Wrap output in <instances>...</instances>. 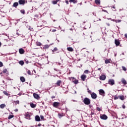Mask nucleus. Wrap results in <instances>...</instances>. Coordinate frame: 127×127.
I'll use <instances>...</instances> for the list:
<instances>
[{"instance_id": "5701e85b", "label": "nucleus", "mask_w": 127, "mask_h": 127, "mask_svg": "<svg viewBox=\"0 0 127 127\" xmlns=\"http://www.w3.org/2000/svg\"><path fill=\"white\" fill-rule=\"evenodd\" d=\"M5 107H6V106H5V104H2L0 105V109H4V108H5Z\"/></svg>"}, {"instance_id": "603ef678", "label": "nucleus", "mask_w": 127, "mask_h": 127, "mask_svg": "<svg viewBox=\"0 0 127 127\" xmlns=\"http://www.w3.org/2000/svg\"><path fill=\"white\" fill-rule=\"evenodd\" d=\"M40 118H41V120H43L44 119V117H43V116H41Z\"/></svg>"}, {"instance_id": "c85d7f7f", "label": "nucleus", "mask_w": 127, "mask_h": 127, "mask_svg": "<svg viewBox=\"0 0 127 127\" xmlns=\"http://www.w3.org/2000/svg\"><path fill=\"white\" fill-rule=\"evenodd\" d=\"M14 103H15V105H18L19 104V101L17 100V101H14Z\"/></svg>"}, {"instance_id": "de8ad7c7", "label": "nucleus", "mask_w": 127, "mask_h": 127, "mask_svg": "<svg viewBox=\"0 0 127 127\" xmlns=\"http://www.w3.org/2000/svg\"><path fill=\"white\" fill-rule=\"evenodd\" d=\"M65 3H66V4H69V1H68L67 0H65Z\"/></svg>"}, {"instance_id": "4c0bfd02", "label": "nucleus", "mask_w": 127, "mask_h": 127, "mask_svg": "<svg viewBox=\"0 0 127 127\" xmlns=\"http://www.w3.org/2000/svg\"><path fill=\"white\" fill-rule=\"evenodd\" d=\"M122 21L121 20H115V22H116V23H120Z\"/></svg>"}, {"instance_id": "c03bdc74", "label": "nucleus", "mask_w": 127, "mask_h": 127, "mask_svg": "<svg viewBox=\"0 0 127 127\" xmlns=\"http://www.w3.org/2000/svg\"><path fill=\"white\" fill-rule=\"evenodd\" d=\"M3 66V64L1 63V62H0V67H2Z\"/></svg>"}, {"instance_id": "bf43d9fd", "label": "nucleus", "mask_w": 127, "mask_h": 127, "mask_svg": "<svg viewBox=\"0 0 127 127\" xmlns=\"http://www.w3.org/2000/svg\"><path fill=\"white\" fill-rule=\"evenodd\" d=\"M106 24H107V25H108V26H110V23H107Z\"/></svg>"}, {"instance_id": "aec40b11", "label": "nucleus", "mask_w": 127, "mask_h": 127, "mask_svg": "<svg viewBox=\"0 0 127 127\" xmlns=\"http://www.w3.org/2000/svg\"><path fill=\"white\" fill-rule=\"evenodd\" d=\"M18 5V2H15L13 3L12 6L13 7H16Z\"/></svg>"}, {"instance_id": "680f3d73", "label": "nucleus", "mask_w": 127, "mask_h": 127, "mask_svg": "<svg viewBox=\"0 0 127 127\" xmlns=\"http://www.w3.org/2000/svg\"><path fill=\"white\" fill-rule=\"evenodd\" d=\"M38 127H41V124H38Z\"/></svg>"}, {"instance_id": "a211bd4d", "label": "nucleus", "mask_w": 127, "mask_h": 127, "mask_svg": "<svg viewBox=\"0 0 127 127\" xmlns=\"http://www.w3.org/2000/svg\"><path fill=\"white\" fill-rule=\"evenodd\" d=\"M95 3H96V4H101V0H95Z\"/></svg>"}, {"instance_id": "1a4fd4ad", "label": "nucleus", "mask_w": 127, "mask_h": 127, "mask_svg": "<svg viewBox=\"0 0 127 127\" xmlns=\"http://www.w3.org/2000/svg\"><path fill=\"white\" fill-rule=\"evenodd\" d=\"M86 78H87L86 74H82L81 76V79L82 81H85V80H86Z\"/></svg>"}, {"instance_id": "09e8293b", "label": "nucleus", "mask_w": 127, "mask_h": 127, "mask_svg": "<svg viewBox=\"0 0 127 127\" xmlns=\"http://www.w3.org/2000/svg\"><path fill=\"white\" fill-rule=\"evenodd\" d=\"M122 108H123V109H126V106L124 104H123L122 105Z\"/></svg>"}, {"instance_id": "9d476101", "label": "nucleus", "mask_w": 127, "mask_h": 127, "mask_svg": "<svg viewBox=\"0 0 127 127\" xmlns=\"http://www.w3.org/2000/svg\"><path fill=\"white\" fill-rule=\"evenodd\" d=\"M19 4H25V0H19L18 1Z\"/></svg>"}, {"instance_id": "6e6552de", "label": "nucleus", "mask_w": 127, "mask_h": 127, "mask_svg": "<svg viewBox=\"0 0 127 127\" xmlns=\"http://www.w3.org/2000/svg\"><path fill=\"white\" fill-rule=\"evenodd\" d=\"M99 94L101 95V96H104L105 95V91H104V90L103 89H100L99 91Z\"/></svg>"}, {"instance_id": "58836bf2", "label": "nucleus", "mask_w": 127, "mask_h": 127, "mask_svg": "<svg viewBox=\"0 0 127 127\" xmlns=\"http://www.w3.org/2000/svg\"><path fill=\"white\" fill-rule=\"evenodd\" d=\"M122 69L124 71H127V68L124 66H122Z\"/></svg>"}, {"instance_id": "412c9836", "label": "nucleus", "mask_w": 127, "mask_h": 127, "mask_svg": "<svg viewBox=\"0 0 127 127\" xmlns=\"http://www.w3.org/2000/svg\"><path fill=\"white\" fill-rule=\"evenodd\" d=\"M69 79L70 81H72V82H73V83H74V81H75V80H76V78H75V77H69Z\"/></svg>"}, {"instance_id": "473e14b6", "label": "nucleus", "mask_w": 127, "mask_h": 127, "mask_svg": "<svg viewBox=\"0 0 127 127\" xmlns=\"http://www.w3.org/2000/svg\"><path fill=\"white\" fill-rule=\"evenodd\" d=\"M13 118V115H10L8 117V120H10V119H12Z\"/></svg>"}, {"instance_id": "6e6d98bb", "label": "nucleus", "mask_w": 127, "mask_h": 127, "mask_svg": "<svg viewBox=\"0 0 127 127\" xmlns=\"http://www.w3.org/2000/svg\"><path fill=\"white\" fill-rule=\"evenodd\" d=\"M48 47H49V46H48V45L45 46V48H48Z\"/></svg>"}, {"instance_id": "7c9ffc66", "label": "nucleus", "mask_w": 127, "mask_h": 127, "mask_svg": "<svg viewBox=\"0 0 127 127\" xmlns=\"http://www.w3.org/2000/svg\"><path fill=\"white\" fill-rule=\"evenodd\" d=\"M2 35H5V36H7V37L8 38V39H9V35L8 34H5V33H3Z\"/></svg>"}, {"instance_id": "ddd939ff", "label": "nucleus", "mask_w": 127, "mask_h": 127, "mask_svg": "<svg viewBox=\"0 0 127 127\" xmlns=\"http://www.w3.org/2000/svg\"><path fill=\"white\" fill-rule=\"evenodd\" d=\"M35 121L36 122H40V117H39V116H36L35 117Z\"/></svg>"}, {"instance_id": "f3484780", "label": "nucleus", "mask_w": 127, "mask_h": 127, "mask_svg": "<svg viewBox=\"0 0 127 127\" xmlns=\"http://www.w3.org/2000/svg\"><path fill=\"white\" fill-rule=\"evenodd\" d=\"M20 80L21 81V82H25V78H24V77L23 76H21L20 78Z\"/></svg>"}, {"instance_id": "ea45409f", "label": "nucleus", "mask_w": 127, "mask_h": 127, "mask_svg": "<svg viewBox=\"0 0 127 127\" xmlns=\"http://www.w3.org/2000/svg\"><path fill=\"white\" fill-rule=\"evenodd\" d=\"M3 94L6 95V96H8V93H7L6 91H3Z\"/></svg>"}, {"instance_id": "f704fd0d", "label": "nucleus", "mask_w": 127, "mask_h": 127, "mask_svg": "<svg viewBox=\"0 0 127 127\" xmlns=\"http://www.w3.org/2000/svg\"><path fill=\"white\" fill-rule=\"evenodd\" d=\"M20 12H21V13H22L23 14H25V11H24V10H21Z\"/></svg>"}, {"instance_id": "cd10ccee", "label": "nucleus", "mask_w": 127, "mask_h": 127, "mask_svg": "<svg viewBox=\"0 0 127 127\" xmlns=\"http://www.w3.org/2000/svg\"><path fill=\"white\" fill-rule=\"evenodd\" d=\"M62 82L61 80H58L57 82V85L60 86V83Z\"/></svg>"}, {"instance_id": "2f4dec72", "label": "nucleus", "mask_w": 127, "mask_h": 127, "mask_svg": "<svg viewBox=\"0 0 127 127\" xmlns=\"http://www.w3.org/2000/svg\"><path fill=\"white\" fill-rule=\"evenodd\" d=\"M58 116H59L60 118H62V117H63V114H61V113H59Z\"/></svg>"}, {"instance_id": "a18cd8bd", "label": "nucleus", "mask_w": 127, "mask_h": 127, "mask_svg": "<svg viewBox=\"0 0 127 127\" xmlns=\"http://www.w3.org/2000/svg\"><path fill=\"white\" fill-rule=\"evenodd\" d=\"M29 30H30V31H32L33 28L31 27H29L28 28Z\"/></svg>"}, {"instance_id": "c9c22d12", "label": "nucleus", "mask_w": 127, "mask_h": 127, "mask_svg": "<svg viewBox=\"0 0 127 127\" xmlns=\"http://www.w3.org/2000/svg\"><path fill=\"white\" fill-rule=\"evenodd\" d=\"M84 73L85 74H89V70H85L84 71Z\"/></svg>"}, {"instance_id": "49530a36", "label": "nucleus", "mask_w": 127, "mask_h": 127, "mask_svg": "<svg viewBox=\"0 0 127 127\" xmlns=\"http://www.w3.org/2000/svg\"><path fill=\"white\" fill-rule=\"evenodd\" d=\"M90 115H91V116H92L95 115V113H94V112H93L91 111Z\"/></svg>"}, {"instance_id": "4d7b16f0", "label": "nucleus", "mask_w": 127, "mask_h": 127, "mask_svg": "<svg viewBox=\"0 0 127 127\" xmlns=\"http://www.w3.org/2000/svg\"><path fill=\"white\" fill-rule=\"evenodd\" d=\"M52 99H55V96H52Z\"/></svg>"}, {"instance_id": "9b49d317", "label": "nucleus", "mask_w": 127, "mask_h": 127, "mask_svg": "<svg viewBox=\"0 0 127 127\" xmlns=\"http://www.w3.org/2000/svg\"><path fill=\"white\" fill-rule=\"evenodd\" d=\"M100 79L102 81H104V80H106V75H102L101 76H100Z\"/></svg>"}, {"instance_id": "0e129e2a", "label": "nucleus", "mask_w": 127, "mask_h": 127, "mask_svg": "<svg viewBox=\"0 0 127 127\" xmlns=\"http://www.w3.org/2000/svg\"><path fill=\"white\" fill-rule=\"evenodd\" d=\"M112 21H115L116 22V20L115 19H111Z\"/></svg>"}, {"instance_id": "4be33fe9", "label": "nucleus", "mask_w": 127, "mask_h": 127, "mask_svg": "<svg viewBox=\"0 0 127 127\" xmlns=\"http://www.w3.org/2000/svg\"><path fill=\"white\" fill-rule=\"evenodd\" d=\"M77 0H69V2H73V3H77Z\"/></svg>"}, {"instance_id": "864d4df0", "label": "nucleus", "mask_w": 127, "mask_h": 127, "mask_svg": "<svg viewBox=\"0 0 127 127\" xmlns=\"http://www.w3.org/2000/svg\"><path fill=\"white\" fill-rule=\"evenodd\" d=\"M102 11L108 13V11H107L106 10L102 9Z\"/></svg>"}, {"instance_id": "0eeeda50", "label": "nucleus", "mask_w": 127, "mask_h": 127, "mask_svg": "<svg viewBox=\"0 0 127 127\" xmlns=\"http://www.w3.org/2000/svg\"><path fill=\"white\" fill-rule=\"evenodd\" d=\"M115 44L116 46H119L121 43L120 42V41L119 40L115 39Z\"/></svg>"}, {"instance_id": "774afa93", "label": "nucleus", "mask_w": 127, "mask_h": 127, "mask_svg": "<svg viewBox=\"0 0 127 127\" xmlns=\"http://www.w3.org/2000/svg\"><path fill=\"white\" fill-rule=\"evenodd\" d=\"M89 108H92V105H89Z\"/></svg>"}, {"instance_id": "72a5a7b5", "label": "nucleus", "mask_w": 127, "mask_h": 127, "mask_svg": "<svg viewBox=\"0 0 127 127\" xmlns=\"http://www.w3.org/2000/svg\"><path fill=\"white\" fill-rule=\"evenodd\" d=\"M36 45L37 46H41V43L40 42H37L36 43Z\"/></svg>"}, {"instance_id": "79ce46f5", "label": "nucleus", "mask_w": 127, "mask_h": 127, "mask_svg": "<svg viewBox=\"0 0 127 127\" xmlns=\"http://www.w3.org/2000/svg\"><path fill=\"white\" fill-rule=\"evenodd\" d=\"M27 73L28 74V75H31V72L29 70H27Z\"/></svg>"}, {"instance_id": "052dcab7", "label": "nucleus", "mask_w": 127, "mask_h": 127, "mask_svg": "<svg viewBox=\"0 0 127 127\" xmlns=\"http://www.w3.org/2000/svg\"><path fill=\"white\" fill-rule=\"evenodd\" d=\"M125 36L126 38H127V34H125Z\"/></svg>"}, {"instance_id": "b1692460", "label": "nucleus", "mask_w": 127, "mask_h": 127, "mask_svg": "<svg viewBox=\"0 0 127 127\" xmlns=\"http://www.w3.org/2000/svg\"><path fill=\"white\" fill-rule=\"evenodd\" d=\"M30 106L31 108H35V107H36V105L33 103H30Z\"/></svg>"}, {"instance_id": "13d9d810", "label": "nucleus", "mask_w": 127, "mask_h": 127, "mask_svg": "<svg viewBox=\"0 0 127 127\" xmlns=\"http://www.w3.org/2000/svg\"><path fill=\"white\" fill-rule=\"evenodd\" d=\"M87 90L88 93H91V90H89V88H88Z\"/></svg>"}, {"instance_id": "338daca9", "label": "nucleus", "mask_w": 127, "mask_h": 127, "mask_svg": "<svg viewBox=\"0 0 127 127\" xmlns=\"http://www.w3.org/2000/svg\"><path fill=\"white\" fill-rule=\"evenodd\" d=\"M18 109H15V112H18Z\"/></svg>"}, {"instance_id": "f8f14e48", "label": "nucleus", "mask_w": 127, "mask_h": 127, "mask_svg": "<svg viewBox=\"0 0 127 127\" xmlns=\"http://www.w3.org/2000/svg\"><path fill=\"white\" fill-rule=\"evenodd\" d=\"M111 62L112 60H111V59H107L105 61V64H109V63H111Z\"/></svg>"}, {"instance_id": "69168bd1", "label": "nucleus", "mask_w": 127, "mask_h": 127, "mask_svg": "<svg viewBox=\"0 0 127 127\" xmlns=\"http://www.w3.org/2000/svg\"><path fill=\"white\" fill-rule=\"evenodd\" d=\"M35 17H38V15H35Z\"/></svg>"}, {"instance_id": "e2e57ef3", "label": "nucleus", "mask_w": 127, "mask_h": 127, "mask_svg": "<svg viewBox=\"0 0 127 127\" xmlns=\"http://www.w3.org/2000/svg\"><path fill=\"white\" fill-rule=\"evenodd\" d=\"M56 31V29L53 30V32H55Z\"/></svg>"}, {"instance_id": "3c124183", "label": "nucleus", "mask_w": 127, "mask_h": 127, "mask_svg": "<svg viewBox=\"0 0 127 127\" xmlns=\"http://www.w3.org/2000/svg\"><path fill=\"white\" fill-rule=\"evenodd\" d=\"M114 99L115 100H118V99H119V97H118V96H115Z\"/></svg>"}, {"instance_id": "5fc2aeb1", "label": "nucleus", "mask_w": 127, "mask_h": 127, "mask_svg": "<svg viewBox=\"0 0 127 127\" xmlns=\"http://www.w3.org/2000/svg\"><path fill=\"white\" fill-rule=\"evenodd\" d=\"M55 71H57V72H58V71H59V69L57 68H54Z\"/></svg>"}, {"instance_id": "2eb2a0df", "label": "nucleus", "mask_w": 127, "mask_h": 127, "mask_svg": "<svg viewBox=\"0 0 127 127\" xmlns=\"http://www.w3.org/2000/svg\"><path fill=\"white\" fill-rule=\"evenodd\" d=\"M25 117L26 119H29V118H30V115L29 114V113H27L25 114Z\"/></svg>"}, {"instance_id": "f257e3e1", "label": "nucleus", "mask_w": 127, "mask_h": 127, "mask_svg": "<svg viewBox=\"0 0 127 127\" xmlns=\"http://www.w3.org/2000/svg\"><path fill=\"white\" fill-rule=\"evenodd\" d=\"M84 104H85V105H90V104H91V100H90V99L88 98V97H85L83 101Z\"/></svg>"}, {"instance_id": "bb28decb", "label": "nucleus", "mask_w": 127, "mask_h": 127, "mask_svg": "<svg viewBox=\"0 0 127 127\" xmlns=\"http://www.w3.org/2000/svg\"><path fill=\"white\" fill-rule=\"evenodd\" d=\"M73 83L75 84V85H77V84L79 83V81L77 79H75L74 81H73Z\"/></svg>"}, {"instance_id": "37998d69", "label": "nucleus", "mask_w": 127, "mask_h": 127, "mask_svg": "<svg viewBox=\"0 0 127 127\" xmlns=\"http://www.w3.org/2000/svg\"><path fill=\"white\" fill-rule=\"evenodd\" d=\"M58 50V49H57V48H55L53 51V52H55L57 51Z\"/></svg>"}, {"instance_id": "a19ab883", "label": "nucleus", "mask_w": 127, "mask_h": 127, "mask_svg": "<svg viewBox=\"0 0 127 127\" xmlns=\"http://www.w3.org/2000/svg\"><path fill=\"white\" fill-rule=\"evenodd\" d=\"M7 72V69H6V68L4 69L3 70V73H6Z\"/></svg>"}, {"instance_id": "20e7f679", "label": "nucleus", "mask_w": 127, "mask_h": 127, "mask_svg": "<svg viewBox=\"0 0 127 127\" xmlns=\"http://www.w3.org/2000/svg\"><path fill=\"white\" fill-rule=\"evenodd\" d=\"M92 99H97V94L94 92L92 93L91 94Z\"/></svg>"}, {"instance_id": "4468645a", "label": "nucleus", "mask_w": 127, "mask_h": 127, "mask_svg": "<svg viewBox=\"0 0 127 127\" xmlns=\"http://www.w3.org/2000/svg\"><path fill=\"white\" fill-rule=\"evenodd\" d=\"M19 52L20 54H23V53H24V50H23L22 48H21L19 50Z\"/></svg>"}, {"instance_id": "39448f33", "label": "nucleus", "mask_w": 127, "mask_h": 127, "mask_svg": "<svg viewBox=\"0 0 127 127\" xmlns=\"http://www.w3.org/2000/svg\"><path fill=\"white\" fill-rule=\"evenodd\" d=\"M60 105V103L59 102H54L53 103V107L54 108H57Z\"/></svg>"}, {"instance_id": "393cba45", "label": "nucleus", "mask_w": 127, "mask_h": 127, "mask_svg": "<svg viewBox=\"0 0 127 127\" xmlns=\"http://www.w3.org/2000/svg\"><path fill=\"white\" fill-rule=\"evenodd\" d=\"M119 99H120V100H122V101H124V100H125V96L122 95L120 96H119Z\"/></svg>"}, {"instance_id": "423d86ee", "label": "nucleus", "mask_w": 127, "mask_h": 127, "mask_svg": "<svg viewBox=\"0 0 127 127\" xmlns=\"http://www.w3.org/2000/svg\"><path fill=\"white\" fill-rule=\"evenodd\" d=\"M100 119H101V120H107L108 116H107L106 115H103L100 116Z\"/></svg>"}, {"instance_id": "a878e982", "label": "nucleus", "mask_w": 127, "mask_h": 127, "mask_svg": "<svg viewBox=\"0 0 127 127\" xmlns=\"http://www.w3.org/2000/svg\"><path fill=\"white\" fill-rule=\"evenodd\" d=\"M19 64H20V65H21V66L24 65V62H23V61H20L19 62Z\"/></svg>"}, {"instance_id": "7ed1b4c3", "label": "nucleus", "mask_w": 127, "mask_h": 127, "mask_svg": "<svg viewBox=\"0 0 127 127\" xmlns=\"http://www.w3.org/2000/svg\"><path fill=\"white\" fill-rule=\"evenodd\" d=\"M33 96L35 99H36L37 100H38L39 99H40V96H39V95L38 94L34 93L33 94Z\"/></svg>"}, {"instance_id": "c756f323", "label": "nucleus", "mask_w": 127, "mask_h": 127, "mask_svg": "<svg viewBox=\"0 0 127 127\" xmlns=\"http://www.w3.org/2000/svg\"><path fill=\"white\" fill-rule=\"evenodd\" d=\"M52 2L53 4H57V2H58L56 0H53V1H52Z\"/></svg>"}, {"instance_id": "f03ea898", "label": "nucleus", "mask_w": 127, "mask_h": 127, "mask_svg": "<svg viewBox=\"0 0 127 127\" xmlns=\"http://www.w3.org/2000/svg\"><path fill=\"white\" fill-rule=\"evenodd\" d=\"M108 84L111 86H114L115 85V80L113 79H110L108 80Z\"/></svg>"}, {"instance_id": "dca6fc26", "label": "nucleus", "mask_w": 127, "mask_h": 127, "mask_svg": "<svg viewBox=\"0 0 127 127\" xmlns=\"http://www.w3.org/2000/svg\"><path fill=\"white\" fill-rule=\"evenodd\" d=\"M121 82L123 83V84H124V85H127V80L124 78L122 79Z\"/></svg>"}, {"instance_id": "6ab92c4d", "label": "nucleus", "mask_w": 127, "mask_h": 127, "mask_svg": "<svg viewBox=\"0 0 127 127\" xmlns=\"http://www.w3.org/2000/svg\"><path fill=\"white\" fill-rule=\"evenodd\" d=\"M67 50H68V51H69L70 52H72L73 51V49L72 48V47H68L67 48Z\"/></svg>"}, {"instance_id": "8fccbe9b", "label": "nucleus", "mask_w": 127, "mask_h": 127, "mask_svg": "<svg viewBox=\"0 0 127 127\" xmlns=\"http://www.w3.org/2000/svg\"><path fill=\"white\" fill-rule=\"evenodd\" d=\"M97 111H99L100 112V111H101V108H99V107H97Z\"/></svg>"}, {"instance_id": "e433bc0d", "label": "nucleus", "mask_w": 127, "mask_h": 127, "mask_svg": "<svg viewBox=\"0 0 127 127\" xmlns=\"http://www.w3.org/2000/svg\"><path fill=\"white\" fill-rule=\"evenodd\" d=\"M111 7L112 8H113V9H113V10L116 11V10H115V9H116V6H115V5H114L112 6H111Z\"/></svg>"}]
</instances>
